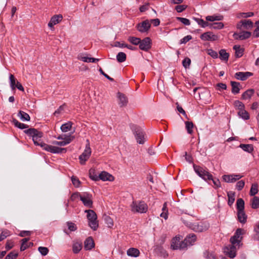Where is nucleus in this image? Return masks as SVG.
<instances>
[{"instance_id": "f257e3e1", "label": "nucleus", "mask_w": 259, "mask_h": 259, "mask_svg": "<svg viewBox=\"0 0 259 259\" xmlns=\"http://www.w3.org/2000/svg\"><path fill=\"white\" fill-rule=\"evenodd\" d=\"M182 221L186 226L191 228L195 232H202L205 231L209 227V223L206 222H199L192 223L182 218Z\"/></svg>"}, {"instance_id": "f03ea898", "label": "nucleus", "mask_w": 259, "mask_h": 259, "mask_svg": "<svg viewBox=\"0 0 259 259\" xmlns=\"http://www.w3.org/2000/svg\"><path fill=\"white\" fill-rule=\"evenodd\" d=\"M24 132L25 134L32 137L35 145L41 147V145L44 144V143L41 142V138L43 135L42 132L33 128L25 130Z\"/></svg>"}, {"instance_id": "7ed1b4c3", "label": "nucleus", "mask_w": 259, "mask_h": 259, "mask_svg": "<svg viewBox=\"0 0 259 259\" xmlns=\"http://www.w3.org/2000/svg\"><path fill=\"white\" fill-rule=\"evenodd\" d=\"M84 212L87 213L89 226L94 231L97 230L99 227V223L96 212L92 209L85 210Z\"/></svg>"}, {"instance_id": "20e7f679", "label": "nucleus", "mask_w": 259, "mask_h": 259, "mask_svg": "<svg viewBox=\"0 0 259 259\" xmlns=\"http://www.w3.org/2000/svg\"><path fill=\"white\" fill-rule=\"evenodd\" d=\"M131 210L133 212L146 213L148 210V205L143 201H133L131 205Z\"/></svg>"}, {"instance_id": "39448f33", "label": "nucleus", "mask_w": 259, "mask_h": 259, "mask_svg": "<svg viewBox=\"0 0 259 259\" xmlns=\"http://www.w3.org/2000/svg\"><path fill=\"white\" fill-rule=\"evenodd\" d=\"M246 231L243 229L238 228L236 230L234 235L232 236L230 239V242L233 244H237L238 248L242 245L241 241L242 240V236L245 233Z\"/></svg>"}, {"instance_id": "423d86ee", "label": "nucleus", "mask_w": 259, "mask_h": 259, "mask_svg": "<svg viewBox=\"0 0 259 259\" xmlns=\"http://www.w3.org/2000/svg\"><path fill=\"white\" fill-rule=\"evenodd\" d=\"M193 168L195 172L205 181L212 179V175L203 167L194 164Z\"/></svg>"}, {"instance_id": "0eeeda50", "label": "nucleus", "mask_w": 259, "mask_h": 259, "mask_svg": "<svg viewBox=\"0 0 259 259\" xmlns=\"http://www.w3.org/2000/svg\"><path fill=\"white\" fill-rule=\"evenodd\" d=\"M182 237L180 236H176L174 237L171 242V248L174 250L185 248V244L184 241H182Z\"/></svg>"}, {"instance_id": "6e6552de", "label": "nucleus", "mask_w": 259, "mask_h": 259, "mask_svg": "<svg viewBox=\"0 0 259 259\" xmlns=\"http://www.w3.org/2000/svg\"><path fill=\"white\" fill-rule=\"evenodd\" d=\"M91 149L90 148V142L87 140V144L83 152L79 156V159L81 164H84L86 161L89 158L91 154Z\"/></svg>"}, {"instance_id": "1a4fd4ad", "label": "nucleus", "mask_w": 259, "mask_h": 259, "mask_svg": "<svg viewBox=\"0 0 259 259\" xmlns=\"http://www.w3.org/2000/svg\"><path fill=\"white\" fill-rule=\"evenodd\" d=\"M239 248L237 244L231 243L230 245L224 247V252L228 257L233 258L236 256L237 250Z\"/></svg>"}, {"instance_id": "9d476101", "label": "nucleus", "mask_w": 259, "mask_h": 259, "mask_svg": "<svg viewBox=\"0 0 259 259\" xmlns=\"http://www.w3.org/2000/svg\"><path fill=\"white\" fill-rule=\"evenodd\" d=\"M41 147L45 150L54 154L62 153L66 152V149L65 148H59L54 146L48 145L45 143L41 145Z\"/></svg>"}, {"instance_id": "9b49d317", "label": "nucleus", "mask_w": 259, "mask_h": 259, "mask_svg": "<svg viewBox=\"0 0 259 259\" xmlns=\"http://www.w3.org/2000/svg\"><path fill=\"white\" fill-rule=\"evenodd\" d=\"M92 197V195L88 193H84L80 196V200L82 202L84 206L92 208L93 207Z\"/></svg>"}, {"instance_id": "f8f14e48", "label": "nucleus", "mask_w": 259, "mask_h": 259, "mask_svg": "<svg viewBox=\"0 0 259 259\" xmlns=\"http://www.w3.org/2000/svg\"><path fill=\"white\" fill-rule=\"evenodd\" d=\"M243 176L239 174L224 175L222 177L223 181L226 183H234L240 179Z\"/></svg>"}, {"instance_id": "ddd939ff", "label": "nucleus", "mask_w": 259, "mask_h": 259, "mask_svg": "<svg viewBox=\"0 0 259 259\" xmlns=\"http://www.w3.org/2000/svg\"><path fill=\"white\" fill-rule=\"evenodd\" d=\"M151 27V24L148 20H146L140 23H139L137 26V30L142 33L147 32L149 30Z\"/></svg>"}, {"instance_id": "4468645a", "label": "nucleus", "mask_w": 259, "mask_h": 259, "mask_svg": "<svg viewBox=\"0 0 259 259\" xmlns=\"http://www.w3.org/2000/svg\"><path fill=\"white\" fill-rule=\"evenodd\" d=\"M151 47V40L147 37L141 40V42L139 43V48L141 50L145 51H148Z\"/></svg>"}, {"instance_id": "2eb2a0df", "label": "nucleus", "mask_w": 259, "mask_h": 259, "mask_svg": "<svg viewBox=\"0 0 259 259\" xmlns=\"http://www.w3.org/2000/svg\"><path fill=\"white\" fill-rule=\"evenodd\" d=\"M253 27V23L250 20H241L237 25V28L239 29H249Z\"/></svg>"}, {"instance_id": "dca6fc26", "label": "nucleus", "mask_w": 259, "mask_h": 259, "mask_svg": "<svg viewBox=\"0 0 259 259\" xmlns=\"http://www.w3.org/2000/svg\"><path fill=\"white\" fill-rule=\"evenodd\" d=\"M135 137L138 143L142 144L144 143L145 139V135L142 130L139 127L135 130Z\"/></svg>"}, {"instance_id": "f3484780", "label": "nucleus", "mask_w": 259, "mask_h": 259, "mask_svg": "<svg viewBox=\"0 0 259 259\" xmlns=\"http://www.w3.org/2000/svg\"><path fill=\"white\" fill-rule=\"evenodd\" d=\"M200 38L203 41H214L218 39V36L210 31L202 33L200 35Z\"/></svg>"}, {"instance_id": "a211bd4d", "label": "nucleus", "mask_w": 259, "mask_h": 259, "mask_svg": "<svg viewBox=\"0 0 259 259\" xmlns=\"http://www.w3.org/2000/svg\"><path fill=\"white\" fill-rule=\"evenodd\" d=\"M63 19V16L61 14L55 15L53 16L48 23V26L50 28H53L54 26L60 23Z\"/></svg>"}, {"instance_id": "6ab92c4d", "label": "nucleus", "mask_w": 259, "mask_h": 259, "mask_svg": "<svg viewBox=\"0 0 259 259\" xmlns=\"http://www.w3.org/2000/svg\"><path fill=\"white\" fill-rule=\"evenodd\" d=\"M252 75V73L250 72H238L235 74V77L238 80L244 81Z\"/></svg>"}, {"instance_id": "aec40b11", "label": "nucleus", "mask_w": 259, "mask_h": 259, "mask_svg": "<svg viewBox=\"0 0 259 259\" xmlns=\"http://www.w3.org/2000/svg\"><path fill=\"white\" fill-rule=\"evenodd\" d=\"M251 36V32L249 31H243L240 33H234L233 37L235 39L244 40L248 38Z\"/></svg>"}, {"instance_id": "412c9836", "label": "nucleus", "mask_w": 259, "mask_h": 259, "mask_svg": "<svg viewBox=\"0 0 259 259\" xmlns=\"http://www.w3.org/2000/svg\"><path fill=\"white\" fill-rule=\"evenodd\" d=\"M65 140H62V141H54L53 144L60 146H64L69 144L74 138V137L71 135L68 136H64Z\"/></svg>"}, {"instance_id": "4be33fe9", "label": "nucleus", "mask_w": 259, "mask_h": 259, "mask_svg": "<svg viewBox=\"0 0 259 259\" xmlns=\"http://www.w3.org/2000/svg\"><path fill=\"white\" fill-rule=\"evenodd\" d=\"M196 240V236L195 234H192L188 235L184 240L185 244V248L188 246L192 245Z\"/></svg>"}, {"instance_id": "5701e85b", "label": "nucleus", "mask_w": 259, "mask_h": 259, "mask_svg": "<svg viewBox=\"0 0 259 259\" xmlns=\"http://www.w3.org/2000/svg\"><path fill=\"white\" fill-rule=\"evenodd\" d=\"M101 180L103 181H113L114 177L108 172L103 171L99 175V180Z\"/></svg>"}, {"instance_id": "b1692460", "label": "nucleus", "mask_w": 259, "mask_h": 259, "mask_svg": "<svg viewBox=\"0 0 259 259\" xmlns=\"http://www.w3.org/2000/svg\"><path fill=\"white\" fill-rule=\"evenodd\" d=\"M117 98L118 99V104L120 107L125 106L127 105L128 100L125 95L118 92L117 93Z\"/></svg>"}, {"instance_id": "393cba45", "label": "nucleus", "mask_w": 259, "mask_h": 259, "mask_svg": "<svg viewBox=\"0 0 259 259\" xmlns=\"http://www.w3.org/2000/svg\"><path fill=\"white\" fill-rule=\"evenodd\" d=\"M77 59L84 62H95L99 60V59H96L92 57H89L84 56L83 54H79L77 56Z\"/></svg>"}, {"instance_id": "a878e982", "label": "nucleus", "mask_w": 259, "mask_h": 259, "mask_svg": "<svg viewBox=\"0 0 259 259\" xmlns=\"http://www.w3.org/2000/svg\"><path fill=\"white\" fill-rule=\"evenodd\" d=\"M84 246L85 250H91L94 247V241L91 237H89L85 239L84 242Z\"/></svg>"}, {"instance_id": "bb28decb", "label": "nucleus", "mask_w": 259, "mask_h": 259, "mask_svg": "<svg viewBox=\"0 0 259 259\" xmlns=\"http://www.w3.org/2000/svg\"><path fill=\"white\" fill-rule=\"evenodd\" d=\"M254 90L248 89L244 92L241 96V99L243 100H249L254 94Z\"/></svg>"}, {"instance_id": "cd10ccee", "label": "nucleus", "mask_w": 259, "mask_h": 259, "mask_svg": "<svg viewBox=\"0 0 259 259\" xmlns=\"http://www.w3.org/2000/svg\"><path fill=\"white\" fill-rule=\"evenodd\" d=\"M231 85L232 86V93L234 94H237L239 93L240 90V83L238 82L231 81Z\"/></svg>"}, {"instance_id": "c85d7f7f", "label": "nucleus", "mask_w": 259, "mask_h": 259, "mask_svg": "<svg viewBox=\"0 0 259 259\" xmlns=\"http://www.w3.org/2000/svg\"><path fill=\"white\" fill-rule=\"evenodd\" d=\"M238 220L241 224H245L247 221V215L244 211H237Z\"/></svg>"}, {"instance_id": "c756f323", "label": "nucleus", "mask_w": 259, "mask_h": 259, "mask_svg": "<svg viewBox=\"0 0 259 259\" xmlns=\"http://www.w3.org/2000/svg\"><path fill=\"white\" fill-rule=\"evenodd\" d=\"M127 254L128 256L136 257L139 255L140 251L138 249L132 247L127 250Z\"/></svg>"}, {"instance_id": "7c9ffc66", "label": "nucleus", "mask_w": 259, "mask_h": 259, "mask_svg": "<svg viewBox=\"0 0 259 259\" xmlns=\"http://www.w3.org/2000/svg\"><path fill=\"white\" fill-rule=\"evenodd\" d=\"M233 49L235 51V56L237 58H240L243 56L244 49L241 48L239 45H235Z\"/></svg>"}, {"instance_id": "2f4dec72", "label": "nucleus", "mask_w": 259, "mask_h": 259, "mask_svg": "<svg viewBox=\"0 0 259 259\" xmlns=\"http://www.w3.org/2000/svg\"><path fill=\"white\" fill-rule=\"evenodd\" d=\"M29 240V238H24L22 240V243L20 247V250L21 251L25 250L28 247H29L30 245H32L33 243L31 242H29V244L27 243L28 241Z\"/></svg>"}, {"instance_id": "473e14b6", "label": "nucleus", "mask_w": 259, "mask_h": 259, "mask_svg": "<svg viewBox=\"0 0 259 259\" xmlns=\"http://www.w3.org/2000/svg\"><path fill=\"white\" fill-rule=\"evenodd\" d=\"M238 115L244 120H248L250 118L249 114L245 110V108L240 111H238Z\"/></svg>"}, {"instance_id": "72a5a7b5", "label": "nucleus", "mask_w": 259, "mask_h": 259, "mask_svg": "<svg viewBox=\"0 0 259 259\" xmlns=\"http://www.w3.org/2000/svg\"><path fill=\"white\" fill-rule=\"evenodd\" d=\"M185 127L188 134L192 135L193 133L194 124L192 121H187L185 122Z\"/></svg>"}, {"instance_id": "f704fd0d", "label": "nucleus", "mask_w": 259, "mask_h": 259, "mask_svg": "<svg viewBox=\"0 0 259 259\" xmlns=\"http://www.w3.org/2000/svg\"><path fill=\"white\" fill-rule=\"evenodd\" d=\"M224 17L222 15H214L212 16H207L206 17V20L208 21H221L223 19Z\"/></svg>"}, {"instance_id": "c9c22d12", "label": "nucleus", "mask_w": 259, "mask_h": 259, "mask_svg": "<svg viewBox=\"0 0 259 259\" xmlns=\"http://www.w3.org/2000/svg\"><path fill=\"white\" fill-rule=\"evenodd\" d=\"M18 116L20 118V119L23 121H29L30 119V117L29 115L26 112L19 111L18 113Z\"/></svg>"}, {"instance_id": "e433bc0d", "label": "nucleus", "mask_w": 259, "mask_h": 259, "mask_svg": "<svg viewBox=\"0 0 259 259\" xmlns=\"http://www.w3.org/2000/svg\"><path fill=\"white\" fill-rule=\"evenodd\" d=\"M220 58L221 60L228 61L229 54L226 52V51L224 49H221L219 51Z\"/></svg>"}, {"instance_id": "4c0bfd02", "label": "nucleus", "mask_w": 259, "mask_h": 259, "mask_svg": "<svg viewBox=\"0 0 259 259\" xmlns=\"http://www.w3.org/2000/svg\"><path fill=\"white\" fill-rule=\"evenodd\" d=\"M239 147H240L244 151L247 152L248 153H251L253 150V147L251 144H241L239 145Z\"/></svg>"}, {"instance_id": "58836bf2", "label": "nucleus", "mask_w": 259, "mask_h": 259, "mask_svg": "<svg viewBox=\"0 0 259 259\" xmlns=\"http://www.w3.org/2000/svg\"><path fill=\"white\" fill-rule=\"evenodd\" d=\"M82 248V243L80 242H75L73 244L72 250L74 253H78Z\"/></svg>"}, {"instance_id": "ea45409f", "label": "nucleus", "mask_w": 259, "mask_h": 259, "mask_svg": "<svg viewBox=\"0 0 259 259\" xmlns=\"http://www.w3.org/2000/svg\"><path fill=\"white\" fill-rule=\"evenodd\" d=\"M227 196L228 197V204L229 206H231L235 201V193L232 191H229L227 193Z\"/></svg>"}, {"instance_id": "a19ab883", "label": "nucleus", "mask_w": 259, "mask_h": 259, "mask_svg": "<svg viewBox=\"0 0 259 259\" xmlns=\"http://www.w3.org/2000/svg\"><path fill=\"white\" fill-rule=\"evenodd\" d=\"M72 125V123L71 122H67L62 125V126H61V130L63 132H67L71 130Z\"/></svg>"}, {"instance_id": "79ce46f5", "label": "nucleus", "mask_w": 259, "mask_h": 259, "mask_svg": "<svg viewBox=\"0 0 259 259\" xmlns=\"http://www.w3.org/2000/svg\"><path fill=\"white\" fill-rule=\"evenodd\" d=\"M237 209L238 211H244V201L242 198L237 199Z\"/></svg>"}, {"instance_id": "37998d69", "label": "nucleus", "mask_w": 259, "mask_h": 259, "mask_svg": "<svg viewBox=\"0 0 259 259\" xmlns=\"http://www.w3.org/2000/svg\"><path fill=\"white\" fill-rule=\"evenodd\" d=\"M12 122L16 127L22 130L28 127V126L27 124L21 123L16 119H13L12 120Z\"/></svg>"}, {"instance_id": "c03bdc74", "label": "nucleus", "mask_w": 259, "mask_h": 259, "mask_svg": "<svg viewBox=\"0 0 259 259\" xmlns=\"http://www.w3.org/2000/svg\"><path fill=\"white\" fill-rule=\"evenodd\" d=\"M233 105L236 109L240 111L245 108L244 104L239 100H236L234 102Z\"/></svg>"}, {"instance_id": "a18cd8bd", "label": "nucleus", "mask_w": 259, "mask_h": 259, "mask_svg": "<svg viewBox=\"0 0 259 259\" xmlns=\"http://www.w3.org/2000/svg\"><path fill=\"white\" fill-rule=\"evenodd\" d=\"M126 59V55L123 52H119L116 56V59L119 63L124 62Z\"/></svg>"}, {"instance_id": "49530a36", "label": "nucleus", "mask_w": 259, "mask_h": 259, "mask_svg": "<svg viewBox=\"0 0 259 259\" xmlns=\"http://www.w3.org/2000/svg\"><path fill=\"white\" fill-rule=\"evenodd\" d=\"M89 176L92 180L95 181H97L99 180V175L96 174V171L94 169L91 168L90 169Z\"/></svg>"}, {"instance_id": "de8ad7c7", "label": "nucleus", "mask_w": 259, "mask_h": 259, "mask_svg": "<svg viewBox=\"0 0 259 259\" xmlns=\"http://www.w3.org/2000/svg\"><path fill=\"white\" fill-rule=\"evenodd\" d=\"M194 20L201 27L205 28L209 25L207 22L204 21L202 19L195 18Z\"/></svg>"}, {"instance_id": "09e8293b", "label": "nucleus", "mask_w": 259, "mask_h": 259, "mask_svg": "<svg viewBox=\"0 0 259 259\" xmlns=\"http://www.w3.org/2000/svg\"><path fill=\"white\" fill-rule=\"evenodd\" d=\"M251 207L253 209H256L259 207V198L254 196L251 201Z\"/></svg>"}, {"instance_id": "8fccbe9b", "label": "nucleus", "mask_w": 259, "mask_h": 259, "mask_svg": "<svg viewBox=\"0 0 259 259\" xmlns=\"http://www.w3.org/2000/svg\"><path fill=\"white\" fill-rule=\"evenodd\" d=\"M128 41L134 45H138L141 42V39L136 37L130 36L128 38Z\"/></svg>"}, {"instance_id": "3c124183", "label": "nucleus", "mask_w": 259, "mask_h": 259, "mask_svg": "<svg viewBox=\"0 0 259 259\" xmlns=\"http://www.w3.org/2000/svg\"><path fill=\"white\" fill-rule=\"evenodd\" d=\"M224 27L222 22H215L210 25V27L214 29H221Z\"/></svg>"}, {"instance_id": "603ef678", "label": "nucleus", "mask_w": 259, "mask_h": 259, "mask_svg": "<svg viewBox=\"0 0 259 259\" xmlns=\"http://www.w3.org/2000/svg\"><path fill=\"white\" fill-rule=\"evenodd\" d=\"M258 193V185L257 184H253L251 187L250 190V195L254 196Z\"/></svg>"}, {"instance_id": "864d4df0", "label": "nucleus", "mask_w": 259, "mask_h": 259, "mask_svg": "<svg viewBox=\"0 0 259 259\" xmlns=\"http://www.w3.org/2000/svg\"><path fill=\"white\" fill-rule=\"evenodd\" d=\"M10 86L12 90H14L16 88V78L13 74H10L9 76Z\"/></svg>"}, {"instance_id": "5fc2aeb1", "label": "nucleus", "mask_w": 259, "mask_h": 259, "mask_svg": "<svg viewBox=\"0 0 259 259\" xmlns=\"http://www.w3.org/2000/svg\"><path fill=\"white\" fill-rule=\"evenodd\" d=\"M206 51L207 54L210 56L212 58L217 59L218 58V53L216 51L213 50L212 49H207Z\"/></svg>"}, {"instance_id": "6e6d98bb", "label": "nucleus", "mask_w": 259, "mask_h": 259, "mask_svg": "<svg viewBox=\"0 0 259 259\" xmlns=\"http://www.w3.org/2000/svg\"><path fill=\"white\" fill-rule=\"evenodd\" d=\"M10 235V232L7 230H3L0 235V241H2Z\"/></svg>"}, {"instance_id": "4d7b16f0", "label": "nucleus", "mask_w": 259, "mask_h": 259, "mask_svg": "<svg viewBox=\"0 0 259 259\" xmlns=\"http://www.w3.org/2000/svg\"><path fill=\"white\" fill-rule=\"evenodd\" d=\"M38 250L40 253V254L44 256L46 255L49 252L48 248L46 247H39Z\"/></svg>"}, {"instance_id": "13d9d810", "label": "nucleus", "mask_w": 259, "mask_h": 259, "mask_svg": "<svg viewBox=\"0 0 259 259\" xmlns=\"http://www.w3.org/2000/svg\"><path fill=\"white\" fill-rule=\"evenodd\" d=\"M71 181H72L73 185L75 187H78L79 186L80 182L77 177H76L75 176H72L71 177Z\"/></svg>"}, {"instance_id": "bf43d9fd", "label": "nucleus", "mask_w": 259, "mask_h": 259, "mask_svg": "<svg viewBox=\"0 0 259 259\" xmlns=\"http://www.w3.org/2000/svg\"><path fill=\"white\" fill-rule=\"evenodd\" d=\"M254 231L256 234L254 236V238L257 240H259V222L255 224L254 227Z\"/></svg>"}, {"instance_id": "052dcab7", "label": "nucleus", "mask_w": 259, "mask_h": 259, "mask_svg": "<svg viewBox=\"0 0 259 259\" xmlns=\"http://www.w3.org/2000/svg\"><path fill=\"white\" fill-rule=\"evenodd\" d=\"M18 255L17 252L12 251L9 253L5 259H16Z\"/></svg>"}, {"instance_id": "680f3d73", "label": "nucleus", "mask_w": 259, "mask_h": 259, "mask_svg": "<svg viewBox=\"0 0 259 259\" xmlns=\"http://www.w3.org/2000/svg\"><path fill=\"white\" fill-rule=\"evenodd\" d=\"M245 185V182L243 180H241L238 181L236 185V188L238 190H241L244 187Z\"/></svg>"}, {"instance_id": "e2e57ef3", "label": "nucleus", "mask_w": 259, "mask_h": 259, "mask_svg": "<svg viewBox=\"0 0 259 259\" xmlns=\"http://www.w3.org/2000/svg\"><path fill=\"white\" fill-rule=\"evenodd\" d=\"M177 19L182 22L185 25H189L190 24V20L185 18L177 17Z\"/></svg>"}, {"instance_id": "0e129e2a", "label": "nucleus", "mask_w": 259, "mask_h": 259, "mask_svg": "<svg viewBox=\"0 0 259 259\" xmlns=\"http://www.w3.org/2000/svg\"><path fill=\"white\" fill-rule=\"evenodd\" d=\"M105 220L108 227L111 228L113 226V221L110 217H106Z\"/></svg>"}, {"instance_id": "69168bd1", "label": "nucleus", "mask_w": 259, "mask_h": 259, "mask_svg": "<svg viewBox=\"0 0 259 259\" xmlns=\"http://www.w3.org/2000/svg\"><path fill=\"white\" fill-rule=\"evenodd\" d=\"M67 226H68V229L70 231H74L76 230L77 229V227L75 225V224L72 223V222H68L67 223Z\"/></svg>"}, {"instance_id": "338daca9", "label": "nucleus", "mask_w": 259, "mask_h": 259, "mask_svg": "<svg viewBox=\"0 0 259 259\" xmlns=\"http://www.w3.org/2000/svg\"><path fill=\"white\" fill-rule=\"evenodd\" d=\"M212 181L214 186L215 188H218L221 187V183L220 180L217 178H213V177L212 176V179H210L209 181Z\"/></svg>"}, {"instance_id": "774afa93", "label": "nucleus", "mask_w": 259, "mask_h": 259, "mask_svg": "<svg viewBox=\"0 0 259 259\" xmlns=\"http://www.w3.org/2000/svg\"><path fill=\"white\" fill-rule=\"evenodd\" d=\"M183 65L185 68H188L191 64V60L189 58H185L183 61Z\"/></svg>"}]
</instances>
